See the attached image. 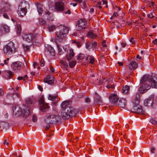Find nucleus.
Masks as SVG:
<instances>
[{"mask_svg":"<svg viewBox=\"0 0 157 157\" xmlns=\"http://www.w3.org/2000/svg\"><path fill=\"white\" fill-rule=\"evenodd\" d=\"M141 85L140 87L139 90H143V92H145L149 89L151 86L150 83L152 88H157V78L150 75H144L141 79Z\"/></svg>","mask_w":157,"mask_h":157,"instance_id":"nucleus-1","label":"nucleus"},{"mask_svg":"<svg viewBox=\"0 0 157 157\" xmlns=\"http://www.w3.org/2000/svg\"><path fill=\"white\" fill-rule=\"evenodd\" d=\"M13 113L17 116L22 114L23 117L25 118L28 117L30 113L29 107L25 105H22L21 108L18 105L15 106L13 108Z\"/></svg>","mask_w":157,"mask_h":157,"instance_id":"nucleus-2","label":"nucleus"},{"mask_svg":"<svg viewBox=\"0 0 157 157\" xmlns=\"http://www.w3.org/2000/svg\"><path fill=\"white\" fill-rule=\"evenodd\" d=\"M22 37L24 40L29 43L33 42L34 44H36L37 43H40L42 41L41 36L32 33L23 35Z\"/></svg>","mask_w":157,"mask_h":157,"instance_id":"nucleus-3","label":"nucleus"},{"mask_svg":"<svg viewBox=\"0 0 157 157\" xmlns=\"http://www.w3.org/2000/svg\"><path fill=\"white\" fill-rule=\"evenodd\" d=\"M78 111V109L73 107H67L62 110L60 115L63 118L65 119L71 116H74Z\"/></svg>","mask_w":157,"mask_h":157,"instance_id":"nucleus-4","label":"nucleus"},{"mask_svg":"<svg viewBox=\"0 0 157 157\" xmlns=\"http://www.w3.org/2000/svg\"><path fill=\"white\" fill-rule=\"evenodd\" d=\"M60 31L56 32L57 39L60 42L65 40L66 37V34L68 33L69 29L68 27L61 26L59 28Z\"/></svg>","mask_w":157,"mask_h":157,"instance_id":"nucleus-5","label":"nucleus"},{"mask_svg":"<svg viewBox=\"0 0 157 157\" xmlns=\"http://www.w3.org/2000/svg\"><path fill=\"white\" fill-rule=\"evenodd\" d=\"M0 10L4 12L3 16L4 18L6 19L9 18L8 14L11 15L12 13L10 5L5 2H0Z\"/></svg>","mask_w":157,"mask_h":157,"instance_id":"nucleus-6","label":"nucleus"},{"mask_svg":"<svg viewBox=\"0 0 157 157\" xmlns=\"http://www.w3.org/2000/svg\"><path fill=\"white\" fill-rule=\"evenodd\" d=\"M15 44L13 42H10L3 48V51L6 55L13 53L16 52V48L14 47Z\"/></svg>","mask_w":157,"mask_h":157,"instance_id":"nucleus-7","label":"nucleus"},{"mask_svg":"<svg viewBox=\"0 0 157 157\" xmlns=\"http://www.w3.org/2000/svg\"><path fill=\"white\" fill-rule=\"evenodd\" d=\"M26 4V3L24 2L21 3L19 5L17 12L19 15L21 17L25 16L27 12Z\"/></svg>","mask_w":157,"mask_h":157,"instance_id":"nucleus-8","label":"nucleus"},{"mask_svg":"<svg viewBox=\"0 0 157 157\" xmlns=\"http://www.w3.org/2000/svg\"><path fill=\"white\" fill-rule=\"evenodd\" d=\"M39 102L41 111L45 112L48 110V106L46 103H45L43 96H41L40 98Z\"/></svg>","mask_w":157,"mask_h":157,"instance_id":"nucleus-9","label":"nucleus"},{"mask_svg":"<svg viewBox=\"0 0 157 157\" xmlns=\"http://www.w3.org/2000/svg\"><path fill=\"white\" fill-rule=\"evenodd\" d=\"M86 21L83 19L79 20L77 24L76 29L77 31H80L83 29H85L86 26Z\"/></svg>","mask_w":157,"mask_h":157,"instance_id":"nucleus-10","label":"nucleus"},{"mask_svg":"<svg viewBox=\"0 0 157 157\" xmlns=\"http://www.w3.org/2000/svg\"><path fill=\"white\" fill-rule=\"evenodd\" d=\"M22 66V63L18 61L12 63L11 64V68L14 71L17 72L21 69Z\"/></svg>","mask_w":157,"mask_h":157,"instance_id":"nucleus-11","label":"nucleus"},{"mask_svg":"<svg viewBox=\"0 0 157 157\" xmlns=\"http://www.w3.org/2000/svg\"><path fill=\"white\" fill-rule=\"evenodd\" d=\"M55 9L58 11H63L65 9L64 3L62 2L59 1L56 2L55 4Z\"/></svg>","mask_w":157,"mask_h":157,"instance_id":"nucleus-12","label":"nucleus"},{"mask_svg":"<svg viewBox=\"0 0 157 157\" xmlns=\"http://www.w3.org/2000/svg\"><path fill=\"white\" fill-rule=\"evenodd\" d=\"M10 31L9 27L6 24H2L0 26V35H2Z\"/></svg>","mask_w":157,"mask_h":157,"instance_id":"nucleus-13","label":"nucleus"},{"mask_svg":"<svg viewBox=\"0 0 157 157\" xmlns=\"http://www.w3.org/2000/svg\"><path fill=\"white\" fill-rule=\"evenodd\" d=\"M132 111L134 113L137 114H144V111L142 107L140 105H134L132 108Z\"/></svg>","mask_w":157,"mask_h":157,"instance_id":"nucleus-14","label":"nucleus"},{"mask_svg":"<svg viewBox=\"0 0 157 157\" xmlns=\"http://www.w3.org/2000/svg\"><path fill=\"white\" fill-rule=\"evenodd\" d=\"M56 120V116L55 115H50L47 116L45 119V122L48 124H51Z\"/></svg>","mask_w":157,"mask_h":157,"instance_id":"nucleus-15","label":"nucleus"},{"mask_svg":"<svg viewBox=\"0 0 157 157\" xmlns=\"http://www.w3.org/2000/svg\"><path fill=\"white\" fill-rule=\"evenodd\" d=\"M3 77L6 79L8 80L11 79L13 76V72L10 71H6L3 72Z\"/></svg>","mask_w":157,"mask_h":157,"instance_id":"nucleus-16","label":"nucleus"},{"mask_svg":"<svg viewBox=\"0 0 157 157\" xmlns=\"http://www.w3.org/2000/svg\"><path fill=\"white\" fill-rule=\"evenodd\" d=\"M126 101H127L125 98H120L117 101V103H116V105L119 106L120 108L124 109L125 107Z\"/></svg>","mask_w":157,"mask_h":157,"instance_id":"nucleus-17","label":"nucleus"},{"mask_svg":"<svg viewBox=\"0 0 157 157\" xmlns=\"http://www.w3.org/2000/svg\"><path fill=\"white\" fill-rule=\"evenodd\" d=\"M44 81L49 84H52L54 83V78L52 76L48 75L44 78Z\"/></svg>","mask_w":157,"mask_h":157,"instance_id":"nucleus-18","label":"nucleus"},{"mask_svg":"<svg viewBox=\"0 0 157 157\" xmlns=\"http://www.w3.org/2000/svg\"><path fill=\"white\" fill-rule=\"evenodd\" d=\"M119 99L116 94H112L109 97L110 101L114 105H116V103H117V101Z\"/></svg>","mask_w":157,"mask_h":157,"instance_id":"nucleus-19","label":"nucleus"},{"mask_svg":"<svg viewBox=\"0 0 157 157\" xmlns=\"http://www.w3.org/2000/svg\"><path fill=\"white\" fill-rule=\"evenodd\" d=\"M153 99L152 98H149L147 99H146L144 102V104L145 106L151 107L153 103Z\"/></svg>","mask_w":157,"mask_h":157,"instance_id":"nucleus-20","label":"nucleus"},{"mask_svg":"<svg viewBox=\"0 0 157 157\" xmlns=\"http://www.w3.org/2000/svg\"><path fill=\"white\" fill-rule=\"evenodd\" d=\"M138 66L137 63L135 61H131L129 64V69L130 70H134Z\"/></svg>","mask_w":157,"mask_h":157,"instance_id":"nucleus-21","label":"nucleus"},{"mask_svg":"<svg viewBox=\"0 0 157 157\" xmlns=\"http://www.w3.org/2000/svg\"><path fill=\"white\" fill-rule=\"evenodd\" d=\"M94 101L95 103L99 105L101 104L102 102L101 97L97 93L94 94Z\"/></svg>","mask_w":157,"mask_h":157,"instance_id":"nucleus-22","label":"nucleus"},{"mask_svg":"<svg viewBox=\"0 0 157 157\" xmlns=\"http://www.w3.org/2000/svg\"><path fill=\"white\" fill-rule=\"evenodd\" d=\"M140 98V95L139 93L136 94L135 97L133 98L132 101V103L135 105H139V100Z\"/></svg>","mask_w":157,"mask_h":157,"instance_id":"nucleus-23","label":"nucleus"},{"mask_svg":"<svg viewBox=\"0 0 157 157\" xmlns=\"http://www.w3.org/2000/svg\"><path fill=\"white\" fill-rule=\"evenodd\" d=\"M74 54L73 49L71 48L69 50V54L65 56V58L69 61L74 56Z\"/></svg>","mask_w":157,"mask_h":157,"instance_id":"nucleus-24","label":"nucleus"},{"mask_svg":"<svg viewBox=\"0 0 157 157\" xmlns=\"http://www.w3.org/2000/svg\"><path fill=\"white\" fill-rule=\"evenodd\" d=\"M46 48L50 54L52 56H54L55 54V51L54 48L49 45H47Z\"/></svg>","mask_w":157,"mask_h":157,"instance_id":"nucleus-25","label":"nucleus"},{"mask_svg":"<svg viewBox=\"0 0 157 157\" xmlns=\"http://www.w3.org/2000/svg\"><path fill=\"white\" fill-rule=\"evenodd\" d=\"M87 36L90 39H93L97 37V35L91 31H90L87 34Z\"/></svg>","mask_w":157,"mask_h":157,"instance_id":"nucleus-26","label":"nucleus"},{"mask_svg":"<svg viewBox=\"0 0 157 157\" xmlns=\"http://www.w3.org/2000/svg\"><path fill=\"white\" fill-rule=\"evenodd\" d=\"M89 59L90 61L89 63H91L92 64H94V62L95 59L94 57L92 56H89L87 57H86V60Z\"/></svg>","mask_w":157,"mask_h":157,"instance_id":"nucleus-27","label":"nucleus"},{"mask_svg":"<svg viewBox=\"0 0 157 157\" xmlns=\"http://www.w3.org/2000/svg\"><path fill=\"white\" fill-rule=\"evenodd\" d=\"M71 102V101H65L63 102L61 105V107L62 109L65 108L67 107V106Z\"/></svg>","mask_w":157,"mask_h":157,"instance_id":"nucleus-28","label":"nucleus"},{"mask_svg":"<svg viewBox=\"0 0 157 157\" xmlns=\"http://www.w3.org/2000/svg\"><path fill=\"white\" fill-rule=\"evenodd\" d=\"M129 87L127 85L124 87L122 89V93L124 94H128L129 92Z\"/></svg>","mask_w":157,"mask_h":157,"instance_id":"nucleus-29","label":"nucleus"},{"mask_svg":"<svg viewBox=\"0 0 157 157\" xmlns=\"http://www.w3.org/2000/svg\"><path fill=\"white\" fill-rule=\"evenodd\" d=\"M58 96L57 95L49 94L48 95V99L52 101H55L57 99Z\"/></svg>","mask_w":157,"mask_h":157,"instance_id":"nucleus-30","label":"nucleus"},{"mask_svg":"<svg viewBox=\"0 0 157 157\" xmlns=\"http://www.w3.org/2000/svg\"><path fill=\"white\" fill-rule=\"evenodd\" d=\"M106 87L109 89H113L114 88V85L113 82H109L106 85Z\"/></svg>","mask_w":157,"mask_h":157,"instance_id":"nucleus-31","label":"nucleus"},{"mask_svg":"<svg viewBox=\"0 0 157 157\" xmlns=\"http://www.w3.org/2000/svg\"><path fill=\"white\" fill-rule=\"evenodd\" d=\"M37 7L39 14L41 15L43 11V8L42 7L41 5L40 4L37 5Z\"/></svg>","mask_w":157,"mask_h":157,"instance_id":"nucleus-32","label":"nucleus"},{"mask_svg":"<svg viewBox=\"0 0 157 157\" xmlns=\"http://www.w3.org/2000/svg\"><path fill=\"white\" fill-rule=\"evenodd\" d=\"M21 32V26L19 25H18L17 26V33L18 36L19 35Z\"/></svg>","mask_w":157,"mask_h":157,"instance_id":"nucleus-33","label":"nucleus"},{"mask_svg":"<svg viewBox=\"0 0 157 157\" xmlns=\"http://www.w3.org/2000/svg\"><path fill=\"white\" fill-rule=\"evenodd\" d=\"M86 48L89 49H93V46L92 43H88L86 44Z\"/></svg>","mask_w":157,"mask_h":157,"instance_id":"nucleus-34","label":"nucleus"},{"mask_svg":"<svg viewBox=\"0 0 157 157\" xmlns=\"http://www.w3.org/2000/svg\"><path fill=\"white\" fill-rule=\"evenodd\" d=\"M28 76L26 75H25L24 76H19L17 78L18 80H22L23 81H25L26 79H27Z\"/></svg>","mask_w":157,"mask_h":157,"instance_id":"nucleus-35","label":"nucleus"},{"mask_svg":"<svg viewBox=\"0 0 157 157\" xmlns=\"http://www.w3.org/2000/svg\"><path fill=\"white\" fill-rule=\"evenodd\" d=\"M56 29V27L55 25H50L48 26V29L49 32L53 31Z\"/></svg>","mask_w":157,"mask_h":157,"instance_id":"nucleus-36","label":"nucleus"},{"mask_svg":"<svg viewBox=\"0 0 157 157\" xmlns=\"http://www.w3.org/2000/svg\"><path fill=\"white\" fill-rule=\"evenodd\" d=\"M57 48L58 50V53L59 55H61L63 54L62 50V49L60 47V46L57 44Z\"/></svg>","mask_w":157,"mask_h":157,"instance_id":"nucleus-37","label":"nucleus"},{"mask_svg":"<svg viewBox=\"0 0 157 157\" xmlns=\"http://www.w3.org/2000/svg\"><path fill=\"white\" fill-rule=\"evenodd\" d=\"M76 63V62L75 61H71L69 62V65L70 67H73L75 65Z\"/></svg>","mask_w":157,"mask_h":157,"instance_id":"nucleus-38","label":"nucleus"},{"mask_svg":"<svg viewBox=\"0 0 157 157\" xmlns=\"http://www.w3.org/2000/svg\"><path fill=\"white\" fill-rule=\"evenodd\" d=\"M129 41L132 44H135L136 43V40L132 37H129Z\"/></svg>","mask_w":157,"mask_h":157,"instance_id":"nucleus-39","label":"nucleus"},{"mask_svg":"<svg viewBox=\"0 0 157 157\" xmlns=\"http://www.w3.org/2000/svg\"><path fill=\"white\" fill-rule=\"evenodd\" d=\"M150 122L153 124H157V121L153 118L150 119Z\"/></svg>","mask_w":157,"mask_h":157,"instance_id":"nucleus-40","label":"nucleus"},{"mask_svg":"<svg viewBox=\"0 0 157 157\" xmlns=\"http://www.w3.org/2000/svg\"><path fill=\"white\" fill-rule=\"evenodd\" d=\"M85 57L84 55L83 54H80L78 56V59L82 60L84 59Z\"/></svg>","mask_w":157,"mask_h":157,"instance_id":"nucleus-41","label":"nucleus"},{"mask_svg":"<svg viewBox=\"0 0 157 157\" xmlns=\"http://www.w3.org/2000/svg\"><path fill=\"white\" fill-rule=\"evenodd\" d=\"M39 21L40 24L42 25H44L46 23L45 21L42 18L40 19Z\"/></svg>","mask_w":157,"mask_h":157,"instance_id":"nucleus-42","label":"nucleus"},{"mask_svg":"<svg viewBox=\"0 0 157 157\" xmlns=\"http://www.w3.org/2000/svg\"><path fill=\"white\" fill-rule=\"evenodd\" d=\"M23 46L24 49V51L26 52L28 51L29 48V46L28 45H25L24 44L23 45Z\"/></svg>","mask_w":157,"mask_h":157,"instance_id":"nucleus-43","label":"nucleus"},{"mask_svg":"<svg viewBox=\"0 0 157 157\" xmlns=\"http://www.w3.org/2000/svg\"><path fill=\"white\" fill-rule=\"evenodd\" d=\"M65 12L64 13L66 14H71V11L70 10L68 9H66L65 8Z\"/></svg>","mask_w":157,"mask_h":157,"instance_id":"nucleus-44","label":"nucleus"},{"mask_svg":"<svg viewBox=\"0 0 157 157\" xmlns=\"http://www.w3.org/2000/svg\"><path fill=\"white\" fill-rule=\"evenodd\" d=\"M97 141L98 143V144H100L101 142H102V141H101V138L99 137H98L97 138Z\"/></svg>","mask_w":157,"mask_h":157,"instance_id":"nucleus-45","label":"nucleus"},{"mask_svg":"<svg viewBox=\"0 0 157 157\" xmlns=\"http://www.w3.org/2000/svg\"><path fill=\"white\" fill-rule=\"evenodd\" d=\"M40 66L41 67H43L44 65L45 62L43 59H42L40 61Z\"/></svg>","mask_w":157,"mask_h":157,"instance_id":"nucleus-46","label":"nucleus"},{"mask_svg":"<svg viewBox=\"0 0 157 157\" xmlns=\"http://www.w3.org/2000/svg\"><path fill=\"white\" fill-rule=\"evenodd\" d=\"M154 16V13H151L147 15V17L150 18H153Z\"/></svg>","mask_w":157,"mask_h":157,"instance_id":"nucleus-47","label":"nucleus"},{"mask_svg":"<svg viewBox=\"0 0 157 157\" xmlns=\"http://www.w3.org/2000/svg\"><path fill=\"white\" fill-rule=\"evenodd\" d=\"M13 95H15L17 98H19L20 97V94L18 91H16L13 94H12Z\"/></svg>","mask_w":157,"mask_h":157,"instance_id":"nucleus-48","label":"nucleus"},{"mask_svg":"<svg viewBox=\"0 0 157 157\" xmlns=\"http://www.w3.org/2000/svg\"><path fill=\"white\" fill-rule=\"evenodd\" d=\"M92 44L93 46V49L95 48L96 47L98 46V43L96 41L92 42Z\"/></svg>","mask_w":157,"mask_h":157,"instance_id":"nucleus-49","label":"nucleus"},{"mask_svg":"<svg viewBox=\"0 0 157 157\" xmlns=\"http://www.w3.org/2000/svg\"><path fill=\"white\" fill-rule=\"evenodd\" d=\"M9 58H7V59H5L4 60V64H3V63H2L1 64V65L2 66H3L4 65V64H7L8 63V60H9Z\"/></svg>","mask_w":157,"mask_h":157,"instance_id":"nucleus-50","label":"nucleus"},{"mask_svg":"<svg viewBox=\"0 0 157 157\" xmlns=\"http://www.w3.org/2000/svg\"><path fill=\"white\" fill-rule=\"evenodd\" d=\"M106 41L105 40H103L102 42V45L103 47H107V45L105 44Z\"/></svg>","mask_w":157,"mask_h":157,"instance_id":"nucleus-51","label":"nucleus"},{"mask_svg":"<svg viewBox=\"0 0 157 157\" xmlns=\"http://www.w3.org/2000/svg\"><path fill=\"white\" fill-rule=\"evenodd\" d=\"M50 71H51V72L53 73V72H54L55 69H54V68L52 66L50 65Z\"/></svg>","mask_w":157,"mask_h":157,"instance_id":"nucleus-52","label":"nucleus"},{"mask_svg":"<svg viewBox=\"0 0 157 157\" xmlns=\"http://www.w3.org/2000/svg\"><path fill=\"white\" fill-rule=\"evenodd\" d=\"M37 120L36 116L35 115H33V121L34 122H35L37 121Z\"/></svg>","mask_w":157,"mask_h":157,"instance_id":"nucleus-53","label":"nucleus"},{"mask_svg":"<svg viewBox=\"0 0 157 157\" xmlns=\"http://www.w3.org/2000/svg\"><path fill=\"white\" fill-rule=\"evenodd\" d=\"M85 101L86 103H89L90 102V100L89 98H87L85 99Z\"/></svg>","mask_w":157,"mask_h":157,"instance_id":"nucleus-54","label":"nucleus"},{"mask_svg":"<svg viewBox=\"0 0 157 157\" xmlns=\"http://www.w3.org/2000/svg\"><path fill=\"white\" fill-rule=\"evenodd\" d=\"M4 94L3 90L2 89H0V95L2 96Z\"/></svg>","mask_w":157,"mask_h":157,"instance_id":"nucleus-55","label":"nucleus"},{"mask_svg":"<svg viewBox=\"0 0 157 157\" xmlns=\"http://www.w3.org/2000/svg\"><path fill=\"white\" fill-rule=\"evenodd\" d=\"M60 63L63 65H67V63L63 61V60H60Z\"/></svg>","mask_w":157,"mask_h":157,"instance_id":"nucleus-56","label":"nucleus"},{"mask_svg":"<svg viewBox=\"0 0 157 157\" xmlns=\"http://www.w3.org/2000/svg\"><path fill=\"white\" fill-rule=\"evenodd\" d=\"M4 144L5 145H9V142L7 141L6 140H5L4 141Z\"/></svg>","mask_w":157,"mask_h":157,"instance_id":"nucleus-57","label":"nucleus"},{"mask_svg":"<svg viewBox=\"0 0 157 157\" xmlns=\"http://www.w3.org/2000/svg\"><path fill=\"white\" fill-rule=\"evenodd\" d=\"M155 150V147H151V152L152 153H154V151Z\"/></svg>","mask_w":157,"mask_h":157,"instance_id":"nucleus-58","label":"nucleus"},{"mask_svg":"<svg viewBox=\"0 0 157 157\" xmlns=\"http://www.w3.org/2000/svg\"><path fill=\"white\" fill-rule=\"evenodd\" d=\"M38 88L40 91H42L43 90V88L41 86L39 85L38 86Z\"/></svg>","mask_w":157,"mask_h":157,"instance_id":"nucleus-59","label":"nucleus"},{"mask_svg":"<svg viewBox=\"0 0 157 157\" xmlns=\"http://www.w3.org/2000/svg\"><path fill=\"white\" fill-rule=\"evenodd\" d=\"M117 63L119 66H122L123 65V62H117Z\"/></svg>","mask_w":157,"mask_h":157,"instance_id":"nucleus-60","label":"nucleus"},{"mask_svg":"<svg viewBox=\"0 0 157 157\" xmlns=\"http://www.w3.org/2000/svg\"><path fill=\"white\" fill-rule=\"evenodd\" d=\"M136 58L140 60L142 59V57L140 56L139 55H137L136 56Z\"/></svg>","mask_w":157,"mask_h":157,"instance_id":"nucleus-61","label":"nucleus"},{"mask_svg":"<svg viewBox=\"0 0 157 157\" xmlns=\"http://www.w3.org/2000/svg\"><path fill=\"white\" fill-rule=\"evenodd\" d=\"M121 45L123 47H124L126 45V44L125 43L122 42L121 43Z\"/></svg>","mask_w":157,"mask_h":157,"instance_id":"nucleus-62","label":"nucleus"},{"mask_svg":"<svg viewBox=\"0 0 157 157\" xmlns=\"http://www.w3.org/2000/svg\"><path fill=\"white\" fill-rule=\"evenodd\" d=\"M82 4L83 6V8L84 9H86L87 8V6L86 4V3L84 2L82 3Z\"/></svg>","mask_w":157,"mask_h":157,"instance_id":"nucleus-63","label":"nucleus"},{"mask_svg":"<svg viewBox=\"0 0 157 157\" xmlns=\"http://www.w3.org/2000/svg\"><path fill=\"white\" fill-rule=\"evenodd\" d=\"M153 43L155 44H157V39H155L153 41Z\"/></svg>","mask_w":157,"mask_h":157,"instance_id":"nucleus-64","label":"nucleus"}]
</instances>
